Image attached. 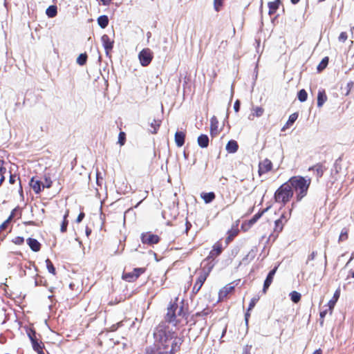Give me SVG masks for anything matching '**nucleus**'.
Instances as JSON below:
<instances>
[{"label":"nucleus","instance_id":"f257e3e1","mask_svg":"<svg viewBox=\"0 0 354 354\" xmlns=\"http://www.w3.org/2000/svg\"><path fill=\"white\" fill-rule=\"evenodd\" d=\"M154 337L158 342V354H174L180 348L183 342L181 337L174 336L165 323L159 324L155 329Z\"/></svg>","mask_w":354,"mask_h":354},{"label":"nucleus","instance_id":"f03ea898","mask_svg":"<svg viewBox=\"0 0 354 354\" xmlns=\"http://www.w3.org/2000/svg\"><path fill=\"white\" fill-rule=\"evenodd\" d=\"M188 307L185 305L183 301L178 304V298H176L175 301L170 302L167 308L165 321L173 326L180 328L188 323Z\"/></svg>","mask_w":354,"mask_h":354},{"label":"nucleus","instance_id":"7ed1b4c3","mask_svg":"<svg viewBox=\"0 0 354 354\" xmlns=\"http://www.w3.org/2000/svg\"><path fill=\"white\" fill-rule=\"evenodd\" d=\"M290 185L293 194H295V200L300 202L308 194L311 184L310 178H305L301 176H294L288 180Z\"/></svg>","mask_w":354,"mask_h":354},{"label":"nucleus","instance_id":"20e7f679","mask_svg":"<svg viewBox=\"0 0 354 354\" xmlns=\"http://www.w3.org/2000/svg\"><path fill=\"white\" fill-rule=\"evenodd\" d=\"M214 266L215 263H208V264L201 265L200 268L196 270L195 273L197 277L192 290V295H196L200 291Z\"/></svg>","mask_w":354,"mask_h":354},{"label":"nucleus","instance_id":"39448f33","mask_svg":"<svg viewBox=\"0 0 354 354\" xmlns=\"http://www.w3.org/2000/svg\"><path fill=\"white\" fill-rule=\"evenodd\" d=\"M293 190L290 187V183L286 182L283 183L274 192V200L275 203L285 206L290 202L293 197Z\"/></svg>","mask_w":354,"mask_h":354},{"label":"nucleus","instance_id":"423d86ee","mask_svg":"<svg viewBox=\"0 0 354 354\" xmlns=\"http://www.w3.org/2000/svg\"><path fill=\"white\" fill-rule=\"evenodd\" d=\"M292 209L288 212H283L280 217L274 221L272 232L269 236V239L273 241L277 239L279 234L283 231L284 225L287 223L291 216Z\"/></svg>","mask_w":354,"mask_h":354},{"label":"nucleus","instance_id":"0eeeda50","mask_svg":"<svg viewBox=\"0 0 354 354\" xmlns=\"http://www.w3.org/2000/svg\"><path fill=\"white\" fill-rule=\"evenodd\" d=\"M223 251V248L221 242L220 241H216L213 245L212 249L209 252L208 256L203 261L201 265L208 264V263H214V259L220 256Z\"/></svg>","mask_w":354,"mask_h":354},{"label":"nucleus","instance_id":"6e6552de","mask_svg":"<svg viewBox=\"0 0 354 354\" xmlns=\"http://www.w3.org/2000/svg\"><path fill=\"white\" fill-rule=\"evenodd\" d=\"M145 272V268H134L131 272L123 271L122 279L127 282H134L140 277V275L144 274Z\"/></svg>","mask_w":354,"mask_h":354},{"label":"nucleus","instance_id":"1a4fd4ad","mask_svg":"<svg viewBox=\"0 0 354 354\" xmlns=\"http://www.w3.org/2000/svg\"><path fill=\"white\" fill-rule=\"evenodd\" d=\"M235 290L234 282H231L223 287L218 292V301L222 302L226 301Z\"/></svg>","mask_w":354,"mask_h":354},{"label":"nucleus","instance_id":"9d476101","mask_svg":"<svg viewBox=\"0 0 354 354\" xmlns=\"http://www.w3.org/2000/svg\"><path fill=\"white\" fill-rule=\"evenodd\" d=\"M140 240L144 245L152 246L160 241V237L151 232H146L141 234Z\"/></svg>","mask_w":354,"mask_h":354},{"label":"nucleus","instance_id":"9b49d317","mask_svg":"<svg viewBox=\"0 0 354 354\" xmlns=\"http://www.w3.org/2000/svg\"><path fill=\"white\" fill-rule=\"evenodd\" d=\"M138 58L142 66H147L153 58V52L149 48H144L139 53Z\"/></svg>","mask_w":354,"mask_h":354},{"label":"nucleus","instance_id":"f8f14e48","mask_svg":"<svg viewBox=\"0 0 354 354\" xmlns=\"http://www.w3.org/2000/svg\"><path fill=\"white\" fill-rule=\"evenodd\" d=\"M272 167L273 165L271 160L268 158H265L259 163L258 174L261 176L270 171L272 169Z\"/></svg>","mask_w":354,"mask_h":354},{"label":"nucleus","instance_id":"ddd939ff","mask_svg":"<svg viewBox=\"0 0 354 354\" xmlns=\"http://www.w3.org/2000/svg\"><path fill=\"white\" fill-rule=\"evenodd\" d=\"M239 221H236L235 223H234L231 228L227 232V236L225 239V243L226 245H228L230 243L234 238L238 236L239 233Z\"/></svg>","mask_w":354,"mask_h":354},{"label":"nucleus","instance_id":"4468645a","mask_svg":"<svg viewBox=\"0 0 354 354\" xmlns=\"http://www.w3.org/2000/svg\"><path fill=\"white\" fill-rule=\"evenodd\" d=\"M102 45L105 49L106 55L111 57V53L113 48L114 41L109 35H103L101 37Z\"/></svg>","mask_w":354,"mask_h":354},{"label":"nucleus","instance_id":"2eb2a0df","mask_svg":"<svg viewBox=\"0 0 354 354\" xmlns=\"http://www.w3.org/2000/svg\"><path fill=\"white\" fill-rule=\"evenodd\" d=\"M221 130L218 129V120L216 116L210 118V136L212 138L216 137L220 133Z\"/></svg>","mask_w":354,"mask_h":354},{"label":"nucleus","instance_id":"dca6fc26","mask_svg":"<svg viewBox=\"0 0 354 354\" xmlns=\"http://www.w3.org/2000/svg\"><path fill=\"white\" fill-rule=\"evenodd\" d=\"M278 267H274L272 270H270L268 274L266 277V280L264 281L263 292L266 293L267 290L269 288L270 286L272 284L274 279V276L277 272Z\"/></svg>","mask_w":354,"mask_h":354},{"label":"nucleus","instance_id":"f3484780","mask_svg":"<svg viewBox=\"0 0 354 354\" xmlns=\"http://www.w3.org/2000/svg\"><path fill=\"white\" fill-rule=\"evenodd\" d=\"M29 184L36 194H40L41 192L44 189L42 188V185H44V183H42L41 180L36 179L35 177H32L30 179Z\"/></svg>","mask_w":354,"mask_h":354},{"label":"nucleus","instance_id":"a211bd4d","mask_svg":"<svg viewBox=\"0 0 354 354\" xmlns=\"http://www.w3.org/2000/svg\"><path fill=\"white\" fill-rule=\"evenodd\" d=\"M282 1L281 0H274L273 1H269L268 3V15L270 16L273 15L275 14L277 10L279 8L280 6H281Z\"/></svg>","mask_w":354,"mask_h":354},{"label":"nucleus","instance_id":"6ab92c4d","mask_svg":"<svg viewBox=\"0 0 354 354\" xmlns=\"http://www.w3.org/2000/svg\"><path fill=\"white\" fill-rule=\"evenodd\" d=\"M326 169V168L323 163H317L308 169L309 171H314L315 172L317 178L322 177Z\"/></svg>","mask_w":354,"mask_h":354},{"label":"nucleus","instance_id":"aec40b11","mask_svg":"<svg viewBox=\"0 0 354 354\" xmlns=\"http://www.w3.org/2000/svg\"><path fill=\"white\" fill-rule=\"evenodd\" d=\"M26 242L33 252H39L41 250V245L37 239L28 238Z\"/></svg>","mask_w":354,"mask_h":354},{"label":"nucleus","instance_id":"412c9836","mask_svg":"<svg viewBox=\"0 0 354 354\" xmlns=\"http://www.w3.org/2000/svg\"><path fill=\"white\" fill-rule=\"evenodd\" d=\"M32 348L35 351H36L38 354H45L44 352V343L39 340V339H36L31 342Z\"/></svg>","mask_w":354,"mask_h":354},{"label":"nucleus","instance_id":"4be33fe9","mask_svg":"<svg viewBox=\"0 0 354 354\" xmlns=\"http://www.w3.org/2000/svg\"><path fill=\"white\" fill-rule=\"evenodd\" d=\"M340 296V290L337 289L335 290L333 298L328 301V310H330V313L331 314L333 312V310L335 306V304L337 303L339 297Z\"/></svg>","mask_w":354,"mask_h":354},{"label":"nucleus","instance_id":"5701e85b","mask_svg":"<svg viewBox=\"0 0 354 354\" xmlns=\"http://www.w3.org/2000/svg\"><path fill=\"white\" fill-rule=\"evenodd\" d=\"M175 142L178 147L185 144V133L183 131H176L174 136Z\"/></svg>","mask_w":354,"mask_h":354},{"label":"nucleus","instance_id":"b1692460","mask_svg":"<svg viewBox=\"0 0 354 354\" xmlns=\"http://www.w3.org/2000/svg\"><path fill=\"white\" fill-rule=\"evenodd\" d=\"M226 151L230 153H234L237 151L239 149V145L234 140H230L225 147Z\"/></svg>","mask_w":354,"mask_h":354},{"label":"nucleus","instance_id":"393cba45","mask_svg":"<svg viewBox=\"0 0 354 354\" xmlns=\"http://www.w3.org/2000/svg\"><path fill=\"white\" fill-rule=\"evenodd\" d=\"M298 113H292L289 118H288V121L286 122V123L285 124V125L282 127L281 129V131H286L287 129H289L293 124L294 122L297 120V118H298Z\"/></svg>","mask_w":354,"mask_h":354},{"label":"nucleus","instance_id":"a878e982","mask_svg":"<svg viewBox=\"0 0 354 354\" xmlns=\"http://www.w3.org/2000/svg\"><path fill=\"white\" fill-rule=\"evenodd\" d=\"M264 109L261 106H256L252 109V113L249 116L250 120H253L254 117L259 118L263 115Z\"/></svg>","mask_w":354,"mask_h":354},{"label":"nucleus","instance_id":"bb28decb","mask_svg":"<svg viewBox=\"0 0 354 354\" xmlns=\"http://www.w3.org/2000/svg\"><path fill=\"white\" fill-rule=\"evenodd\" d=\"M16 211V209H14L10 215L8 216V218L3 223L0 225V233L4 232L5 230H7V228L8 227L12 219L13 218L14 216H15V212Z\"/></svg>","mask_w":354,"mask_h":354},{"label":"nucleus","instance_id":"cd10ccee","mask_svg":"<svg viewBox=\"0 0 354 354\" xmlns=\"http://www.w3.org/2000/svg\"><path fill=\"white\" fill-rule=\"evenodd\" d=\"M197 142L201 148H206L209 145V138L205 134H201L198 137Z\"/></svg>","mask_w":354,"mask_h":354},{"label":"nucleus","instance_id":"c85d7f7f","mask_svg":"<svg viewBox=\"0 0 354 354\" xmlns=\"http://www.w3.org/2000/svg\"><path fill=\"white\" fill-rule=\"evenodd\" d=\"M201 197L203 199L205 203H209L215 199L216 195L213 192H203L201 194Z\"/></svg>","mask_w":354,"mask_h":354},{"label":"nucleus","instance_id":"c756f323","mask_svg":"<svg viewBox=\"0 0 354 354\" xmlns=\"http://www.w3.org/2000/svg\"><path fill=\"white\" fill-rule=\"evenodd\" d=\"M328 97L324 90L319 91L317 94V106L321 107L326 102Z\"/></svg>","mask_w":354,"mask_h":354},{"label":"nucleus","instance_id":"7c9ffc66","mask_svg":"<svg viewBox=\"0 0 354 354\" xmlns=\"http://www.w3.org/2000/svg\"><path fill=\"white\" fill-rule=\"evenodd\" d=\"M68 216H69V210L66 209V211L65 212V214L63 216V221L62 222L61 227H60V231L62 233H64L67 231V227L68 225Z\"/></svg>","mask_w":354,"mask_h":354},{"label":"nucleus","instance_id":"2f4dec72","mask_svg":"<svg viewBox=\"0 0 354 354\" xmlns=\"http://www.w3.org/2000/svg\"><path fill=\"white\" fill-rule=\"evenodd\" d=\"M46 15L53 18L55 17L57 15V7L55 5L50 6L46 10Z\"/></svg>","mask_w":354,"mask_h":354},{"label":"nucleus","instance_id":"473e14b6","mask_svg":"<svg viewBox=\"0 0 354 354\" xmlns=\"http://www.w3.org/2000/svg\"><path fill=\"white\" fill-rule=\"evenodd\" d=\"M97 24L102 28H105L109 25V18L106 15H101L97 18Z\"/></svg>","mask_w":354,"mask_h":354},{"label":"nucleus","instance_id":"72a5a7b5","mask_svg":"<svg viewBox=\"0 0 354 354\" xmlns=\"http://www.w3.org/2000/svg\"><path fill=\"white\" fill-rule=\"evenodd\" d=\"M26 332L30 342L37 339L35 330L31 327H26Z\"/></svg>","mask_w":354,"mask_h":354},{"label":"nucleus","instance_id":"f704fd0d","mask_svg":"<svg viewBox=\"0 0 354 354\" xmlns=\"http://www.w3.org/2000/svg\"><path fill=\"white\" fill-rule=\"evenodd\" d=\"M329 58L328 57H324L317 67L318 72L324 71L328 64Z\"/></svg>","mask_w":354,"mask_h":354},{"label":"nucleus","instance_id":"c9c22d12","mask_svg":"<svg viewBox=\"0 0 354 354\" xmlns=\"http://www.w3.org/2000/svg\"><path fill=\"white\" fill-rule=\"evenodd\" d=\"M348 231L347 227H344L342 230L338 239L339 243L345 241L348 239Z\"/></svg>","mask_w":354,"mask_h":354},{"label":"nucleus","instance_id":"e433bc0d","mask_svg":"<svg viewBox=\"0 0 354 354\" xmlns=\"http://www.w3.org/2000/svg\"><path fill=\"white\" fill-rule=\"evenodd\" d=\"M160 120H156L155 119H153L151 123H150V126L152 128V129L151 130V132L152 133H156L160 126Z\"/></svg>","mask_w":354,"mask_h":354},{"label":"nucleus","instance_id":"4c0bfd02","mask_svg":"<svg viewBox=\"0 0 354 354\" xmlns=\"http://www.w3.org/2000/svg\"><path fill=\"white\" fill-rule=\"evenodd\" d=\"M290 299L292 300V301L295 304L298 303L301 300V294L297 291H292L290 293Z\"/></svg>","mask_w":354,"mask_h":354},{"label":"nucleus","instance_id":"58836bf2","mask_svg":"<svg viewBox=\"0 0 354 354\" xmlns=\"http://www.w3.org/2000/svg\"><path fill=\"white\" fill-rule=\"evenodd\" d=\"M46 268L50 273H51L53 275H56V269L53 263V262L49 259H47L46 260Z\"/></svg>","mask_w":354,"mask_h":354},{"label":"nucleus","instance_id":"ea45409f","mask_svg":"<svg viewBox=\"0 0 354 354\" xmlns=\"http://www.w3.org/2000/svg\"><path fill=\"white\" fill-rule=\"evenodd\" d=\"M44 183L42 185V188H50L53 185V180L50 178L49 174H45L44 176Z\"/></svg>","mask_w":354,"mask_h":354},{"label":"nucleus","instance_id":"a19ab883","mask_svg":"<svg viewBox=\"0 0 354 354\" xmlns=\"http://www.w3.org/2000/svg\"><path fill=\"white\" fill-rule=\"evenodd\" d=\"M266 210H263L261 212H259L255 214L250 220L249 224H252V225L257 222V221L262 216Z\"/></svg>","mask_w":354,"mask_h":354},{"label":"nucleus","instance_id":"79ce46f5","mask_svg":"<svg viewBox=\"0 0 354 354\" xmlns=\"http://www.w3.org/2000/svg\"><path fill=\"white\" fill-rule=\"evenodd\" d=\"M87 57L86 53H81L77 58V63L80 66H84L86 63Z\"/></svg>","mask_w":354,"mask_h":354},{"label":"nucleus","instance_id":"37998d69","mask_svg":"<svg viewBox=\"0 0 354 354\" xmlns=\"http://www.w3.org/2000/svg\"><path fill=\"white\" fill-rule=\"evenodd\" d=\"M298 99L300 102H304L306 101L308 93L305 89H301L297 94Z\"/></svg>","mask_w":354,"mask_h":354},{"label":"nucleus","instance_id":"c03bdc74","mask_svg":"<svg viewBox=\"0 0 354 354\" xmlns=\"http://www.w3.org/2000/svg\"><path fill=\"white\" fill-rule=\"evenodd\" d=\"M184 225H185V229H184L183 232L187 236L189 230L192 227V225L191 222L189 221L187 218H186L185 219Z\"/></svg>","mask_w":354,"mask_h":354},{"label":"nucleus","instance_id":"a18cd8bd","mask_svg":"<svg viewBox=\"0 0 354 354\" xmlns=\"http://www.w3.org/2000/svg\"><path fill=\"white\" fill-rule=\"evenodd\" d=\"M223 6V0H214V8L216 11L218 12Z\"/></svg>","mask_w":354,"mask_h":354},{"label":"nucleus","instance_id":"49530a36","mask_svg":"<svg viewBox=\"0 0 354 354\" xmlns=\"http://www.w3.org/2000/svg\"><path fill=\"white\" fill-rule=\"evenodd\" d=\"M126 142V134L124 131H120L118 135V143L120 145V146H122L124 145Z\"/></svg>","mask_w":354,"mask_h":354},{"label":"nucleus","instance_id":"de8ad7c7","mask_svg":"<svg viewBox=\"0 0 354 354\" xmlns=\"http://www.w3.org/2000/svg\"><path fill=\"white\" fill-rule=\"evenodd\" d=\"M252 226V224H249V221H245L242 223L241 225V230H243V232H247L248 231L251 227Z\"/></svg>","mask_w":354,"mask_h":354},{"label":"nucleus","instance_id":"09e8293b","mask_svg":"<svg viewBox=\"0 0 354 354\" xmlns=\"http://www.w3.org/2000/svg\"><path fill=\"white\" fill-rule=\"evenodd\" d=\"M339 41L344 43L348 39V34L346 32H342L339 35Z\"/></svg>","mask_w":354,"mask_h":354},{"label":"nucleus","instance_id":"8fccbe9b","mask_svg":"<svg viewBox=\"0 0 354 354\" xmlns=\"http://www.w3.org/2000/svg\"><path fill=\"white\" fill-rule=\"evenodd\" d=\"M259 300V298H257V297H254L252 298L250 301V304H249V306H248V310L250 311L256 305L257 302Z\"/></svg>","mask_w":354,"mask_h":354},{"label":"nucleus","instance_id":"3c124183","mask_svg":"<svg viewBox=\"0 0 354 354\" xmlns=\"http://www.w3.org/2000/svg\"><path fill=\"white\" fill-rule=\"evenodd\" d=\"M122 326V322H119L115 324H113L111 326H110L109 331L110 332H114L118 330V328Z\"/></svg>","mask_w":354,"mask_h":354},{"label":"nucleus","instance_id":"603ef678","mask_svg":"<svg viewBox=\"0 0 354 354\" xmlns=\"http://www.w3.org/2000/svg\"><path fill=\"white\" fill-rule=\"evenodd\" d=\"M353 86H354V83L352 81H350L349 82L347 83L346 92L345 93L346 95H348L350 94L352 88H353Z\"/></svg>","mask_w":354,"mask_h":354},{"label":"nucleus","instance_id":"864d4df0","mask_svg":"<svg viewBox=\"0 0 354 354\" xmlns=\"http://www.w3.org/2000/svg\"><path fill=\"white\" fill-rule=\"evenodd\" d=\"M13 243L19 245H22L24 243V239L21 236H16L13 239Z\"/></svg>","mask_w":354,"mask_h":354},{"label":"nucleus","instance_id":"5fc2aeb1","mask_svg":"<svg viewBox=\"0 0 354 354\" xmlns=\"http://www.w3.org/2000/svg\"><path fill=\"white\" fill-rule=\"evenodd\" d=\"M317 255V251H313L310 254L308 255L306 261V263L309 261H313Z\"/></svg>","mask_w":354,"mask_h":354},{"label":"nucleus","instance_id":"6e6d98bb","mask_svg":"<svg viewBox=\"0 0 354 354\" xmlns=\"http://www.w3.org/2000/svg\"><path fill=\"white\" fill-rule=\"evenodd\" d=\"M327 314V310H324L320 312L319 316H320V325L323 326L324 322V317Z\"/></svg>","mask_w":354,"mask_h":354},{"label":"nucleus","instance_id":"4d7b16f0","mask_svg":"<svg viewBox=\"0 0 354 354\" xmlns=\"http://www.w3.org/2000/svg\"><path fill=\"white\" fill-rule=\"evenodd\" d=\"M209 313V310L208 309H204L203 310L201 311V312H198L196 313V317H199V316H205V315H207Z\"/></svg>","mask_w":354,"mask_h":354},{"label":"nucleus","instance_id":"13d9d810","mask_svg":"<svg viewBox=\"0 0 354 354\" xmlns=\"http://www.w3.org/2000/svg\"><path fill=\"white\" fill-rule=\"evenodd\" d=\"M189 82H190V75L188 74V73H185V75L184 76L183 86L185 87V86L188 84Z\"/></svg>","mask_w":354,"mask_h":354},{"label":"nucleus","instance_id":"bf43d9fd","mask_svg":"<svg viewBox=\"0 0 354 354\" xmlns=\"http://www.w3.org/2000/svg\"><path fill=\"white\" fill-rule=\"evenodd\" d=\"M240 105H241L240 101L239 100H236V102L234 104V109L235 112H236V113L239 112V111L240 109Z\"/></svg>","mask_w":354,"mask_h":354},{"label":"nucleus","instance_id":"052dcab7","mask_svg":"<svg viewBox=\"0 0 354 354\" xmlns=\"http://www.w3.org/2000/svg\"><path fill=\"white\" fill-rule=\"evenodd\" d=\"M84 216H85V214L84 212H80L79 214V215L77 216V218L76 219V222L77 223H80L84 219Z\"/></svg>","mask_w":354,"mask_h":354},{"label":"nucleus","instance_id":"680f3d73","mask_svg":"<svg viewBox=\"0 0 354 354\" xmlns=\"http://www.w3.org/2000/svg\"><path fill=\"white\" fill-rule=\"evenodd\" d=\"M17 176L15 175L10 174L9 182L10 184H14L16 181Z\"/></svg>","mask_w":354,"mask_h":354},{"label":"nucleus","instance_id":"e2e57ef3","mask_svg":"<svg viewBox=\"0 0 354 354\" xmlns=\"http://www.w3.org/2000/svg\"><path fill=\"white\" fill-rule=\"evenodd\" d=\"M250 317V313H249V311L248 310L246 312V313L245 314V323L246 324H248V319H249V317Z\"/></svg>","mask_w":354,"mask_h":354},{"label":"nucleus","instance_id":"0e129e2a","mask_svg":"<svg viewBox=\"0 0 354 354\" xmlns=\"http://www.w3.org/2000/svg\"><path fill=\"white\" fill-rule=\"evenodd\" d=\"M313 354H322V350L321 348H318L315 350Z\"/></svg>","mask_w":354,"mask_h":354},{"label":"nucleus","instance_id":"69168bd1","mask_svg":"<svg viewBox=\"0 0 354 354\" xmlns=\"http://www.w3.org/2000/svg\"><path fill=\"white\" fill-rule=\"evenodd\" d=\"M242 354H251L250 353V351L248 348H245L243 351V353Z\"/></svg>","mask_w":354,"mask_h":354},{"label":"nucleus","instance_id":"338daca9","mask_svg":"<svg viewBox=\"0 0 354 354\" xmlns=\"http://www.w3.org/2000/svg\"><path fill=\"white\" fill-rule=\"evenodd\" d=\"M86 236H88L90 235V234L91 233V230L88 227H86Z\"/></svg>","mask_w":354,"mask_h":354},{"label":"nucleus","instance_id":"774afa93","mask_svg":"<svg viewBox=\"0 0 354 354\" xmlns=\"http://www.w3.org/2000/svg\"><path fill=\"white\" fill-rule=\"evenodd\" d=\"M299 1H300V0H290V2H291L292 4L295 5V4L298 3L299 2Z\"/></svg>","mask_w":354,"mask_h":354}]
</instances>
